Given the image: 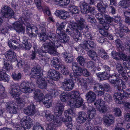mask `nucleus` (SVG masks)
I'll return each instance as SVG.
<instances>
[{"instance_id": "1", "label": "nucleus", "mask_w": 130, "mask_h": 130, "mask_svg": "<svg viewBox=\"0 0 130 130\" xmlns=\"http://www.w3.org/2000/svg\"><path fill=\"white\" fill-rule=\"evenodd\" d=\"M48 40L50 42H46L43 44L42 51H47L51 54L54 55H57L58 53L55 49V47L59 46L61 43L57 37L56 34L49 32L48 33Z\"/></svg>"}, {"instance_id": "2", "label": "nucleus", "mask_w": 130, "mask_h": 130, "mask_svg": "<svg viewBox=\"0 0 130 130\" xmlns=\"http://www.w3.org/2000/svg\"><path fill=\"white\" fill-rule=\"evenodd\" d=\"M45 116L48 121H51L53 120L52 124L55 126H61L62 124V121L64 122L67 127L70 128L72 127V118L70 116L62 118L61 116L58 115V114L55 112L54 115H53L48 110L47 111L45 112Z\"/></svg>"}, {"instance_id": "3", "label": "nucleus", "mask_w": 130, "mask_h": 130, "mask_svg": "<svg viewBox=\"0 0 130 130\" xmlns=\"http://www.w3.org/2000/svg\"><path fill=\"white\" fill-rule=\"evenodd\" d=\"M42 70L39 65L34 66L32 69L30 73L32 77L37 79V83L38 87L42 89H46L47 87L46 82L42 77L43 75Z\"/></svg>"}, {"instance_id": "4", "label": "nucleus", "mask_w": 130, "mask_h": 130, "mask_svg": "<svg viewBox=\"0 0 130 130\" xmlns=\"http://www.w3.org/2000/svg\"><path fill=\"white\" fill-rule=\"evenodd\" d=\"M43 95L39 89L37 90L34 93V99L40 103L42 102L47 108H49L52 105V99L50 96H45L44 98Z\"/></svg>"}, {"instance_id": "5", "label": "nucleus", "mask_w": 130, "mask_h": 130, "mask_svg": "<svg viewBox=\"0 0 130 130\" xmlns=\"http://www.w3.org/2000/svg\"><path fill=\"white\" fill-rule=\"evenodd\" d=\"M71 98L69 102L70 107L72 108H78L81 105L82 100L80 96V93L78 91L71 92L70 96Z\"/></svg>"}, {"instance_id": "6", "label": "nucleus", "mask_w": 130, "mask_h": 130, "mask_svg": "<svg viewBox=\"0 0 130 130\" xmlns=\"http://www.w3.org/2000/svg\"><path fill=\"white\" fill-rule=\"evenodd\" d=\"M19 23L17 22H15L12 24L11 26V28L15 29L17 32H24L25 30V28L22 26L21 24H26L29 22L30 20L27 18L21 17L19 19Z\"/></svg>"}, {"instance_id": "7", "label": "nucleus", "mask_w": 130, "mask_h": 130, "mask_svg": "<svg viewBox=\"0 0 130 130\" xmlns=\"http://www.w3.org/2000/svg\"><path fill=\"white\" fill-rule=\"evenodd\" d=\"M1 14L0 15V25L3 22V18H10L14 14V11L7 6H4L1 9Z\"/></svg>"}, {"instance_id": "8", "label": "nucleus", "mask_w": 130, "mask_h": 130, "mask_svg": "<svg viewBox=\"0 0 130 130\" xmlns=\"http://www.w3.org/2000/svg\"><path fill=\"white\" fill-rule=\"evenodd\" d=\"M53 63V66L57 70H61L62 68L63 69L61 70L62 72L64 75H68L69 74V71L66 70L64 66L60 64L61 62L60 60L58 58L55 57L52 61Z\"/></svg>"}, {"instance_id": "9", "label": "nucleus", "mask_w": 130, "mask_h": 130, "mask_svg": "<svg viewBox=\"0 0 130 130\" xmlns=\"http://www.w3.org/2000/svg\"><path fill=\"white\" fill-rule=\"evenodd\" d=\"M35 86L32 82H23L20 85L19 87L20 90L23 92L29 93L33 91Z\"/></svg>"}, {"instance_id": "10", "label": "nucleus", "mask_w": 130, "mask_h": 130, "mask_svg": "<svg viewBox=\"0 0 130 130\" xmlns=\"http://www.w3.org/2000/svg\"><path fill=\"white\" fill-rule=\"evenodd\" d=\"M66 32L67 33L73 37L76 41H79L80 40L81 34L78 29L73 24L71 28L69 29H66Z\"/></svg>"}, {"instance_id": "11", "label": "nucleus", "mask_w": 130, "mask_h": 130, "mask_svg": "<svg viewBox=\"0 0 130 130\" xmlns=\"http://www.w3.org/2000/svg\"><path fill=\"white\" fill-rule=\"evenodd\" d=\"M41 50H42V47L41 49L38 50L37 51H32L30 55V58L33 60L35 58L36 55L38 56V58L40 60L45 61L47 58L46 53L47 51H45L44 52Z\"/></svg>"}, {"instance_id": "12", "label": "nucleus", "mask_w": 130, "mask_h": 130, "mask_svg": "<svg viewBox=\"0 0 130 130\" xmlns=\"http://www.w3.org/2000/svg\"><path fill=\"white\" fill-rule=\"evenodd\" d=\"M94 105L97 107L98 110L101 113H105L108 111L105 106V102L101 99H99L94 103Z\"/></svg>"}, {"instance_id": "13", "label": "nucleus", "mask_w": 130, "mask_h": 130, "mask_svg": "<svg viewBox=\"0 0 130 130\" xmlns=\"http://www.w3.org/2000/svg\"><path fill=\"white\" fill-rule=\"evenodd\" d=\"M20 124L29 128L33 124V120L28 116H24L21 120Z\"/></svg>"}, {"instance_id": "14", "label": "nucleus", "mask_w": 130, "mask_h": 130, "mask_svg": "<svg viewBox=\"0 0 130 130\" xmlns=\"http://www.w3.org/2000/svg\"><path fill=\"white\" fill-rule=\"evenodd\" d=\"M62 87L63 89L66 91L71 90L74 86V85L69 79H65L62 83Z\"/></svg>"}, {"instance_id": "15", "label": "nucleus", "mask_w": 130, "mask_h": 130, "mask_svg": "<svg viewBox=\"0 0 130 130\" xmlns=\"http://www.w3.org/2000/svg\"><path fill=\"white\" fill-rule=\"evenodd\" d=\"M47 76L50 78L55 80L59 79L60 76L59 73L53 69H50L47 72Z\"/></svg>"}, {"instance_id": "16", "label": "nucleus", "mask_w": 130, "mask_h": 130, "mask_svg": "<svg viewBox=\"0 0 130 130\" xmlns=\"http://www.w3.org/2000/svg\"><path fill=\"white\" fill-rule=\"evenodd\" d=\"M78 17L79 18L78 19L77 18H75L76 23L73 24L79 30H82L84 28L85 21L84 19L82 18H80L79 16Z\"/></svg>"}, {"instance_id": "17", "label": "nucleus", "mask_w": 130, "mask_h": 130, "mask_svg": "<svg viewBox=\"0 0 130 130\" xmlns=\"http://www.w3.org/2000/svg\"><path fill=\"white\" fill-rule=\"evenodd\" d=\"M24 113L26 115L30 116H33L36 112L35 106L31 104L28 105L23 110Z\"/></svg>"}, {"instance_id": "18", "label": "nucleus", "mask_w": 130, "mask_h": 130, "mask_svg": "<svg viewBox=\"0 0 130 130\" xmlns=\"http://www.w3.org/2000/svg\"><path fill=\"white\" fill-rule=\"evenodd\" d=\"M115 118L111 114L104 115V122L105 125L108 127L114 123Z\"/></svg>"}, {"instance_id": "19", "label": "nucleus", "mask_w": 130, "mask_h": 130, "mask_svg": "<svg viewBox=\"0 0 130 130\" xmlns=\"http://www.w3.org/2000/svg\"><path fill=\"white\" fill-rule=\"evenodd\" d=\"M88 118V117L85 112L80 111L78 113V116L76 119V121L78 123H83L86 121Z\"/></svg>"}, {"instance_id": "20", "label": "nucleus", "mask_w": 130, "mask_h": 130, "mask_svg": "<svg viewBox=\"0 0 130 130\" xmlns=\"http://www.w3.org/2000/svg\"><path fill=\"white\" fill-rule=\"evenodd\" d=\"M64 104L61 101H58L56 103L55 108V113H57L58 115L61 116L64 110Z\"/></svg>"}, {"instance_id": "21", "label": "nucleus", "mask_w": 130, "mask_h": 130, "mask_svg": "<svg viewBox=\"0 0 130 130\" xmlns=\"http://www.w3.org/2000/svg\"><path fill=\"white\" fill-rule=\"evenodd\" d=\"M82 46L84 50H85L86 48H90V50L94 49L96 47V44L92 41L84 40Z\"/></svg>"}, {"instance_id": "22", "label": "nucleus", "mask_w": 130, "mask_h": 130, "mask_svg": "<svg viewBox=\"0 0 130 130\" xmlns=\"http://www.w3.org/2000/svg\"><path fill=\"white\" fill-rule=\"evenodd\" d=\"M5 56L7 60L10 61H15L17 59L16 54L12 50H10L7 51Z\"/></svg>"}, {"instance_id": "23", "label": "nucleus", "mask_w": 130, "mask_h": 130, "mask_svg": "<svg viewBox=\"0 0 130 130\" xmlns=\"http://www.w3.org/2000/svg\"><path fill=\"white\" fill-rule=\"evenodd\" d=\"M6 108L7 111L10 113H16L17 112V106L14 102L7 104Z\"/></svg>"}, {"instance_id": "24", "label": "nucleus", "mask_w": 130, "mask_h": 130, "mask_svg": "<svg viewBox=\"0 0 130 130\" xmlns=\"http://www.w3.org/2000/svg\"><path fill=\"white\" fill-rule=\"evenodd\" d=\"M113 97L116 102L117 103L121 104L122 102L123 98H126L127 97L126 95L122 94L121 93H114Z\"/></svg>"}, {"instance_id": "25", "label": "nucleus", "mask_w": 130, "mask_h": 130, "mask_svg": "<svg viewBox=\"0 0 130 130\" xmlns=\"http://www.w3.org/2000/svg\"><path fill=\"white\" fill-rule=\"evenodd\" d=\"M87 52V54L88 56L92 59L94 60L96 59L98 60L99 57L96 53L93 50H91L90 48H86L85 50Z\"/></svg>"}, {"instance_id": "26", "label": "nucleus", "mask_w": 130, "mask_h": 130, "mask_svg": "<svg viewBox=\"0 0 130 130\" xmlns=\"http://www.w3.org/2000/svg\"><path fill=\"white\" fill-rule=\"evenodd\" d=\"M88 102L89 103L93 102L96 98L95 94L92 91L87 93L86 95Z\"/></svg>"}, {"instance_id": "27", "label": "nucleus", "mask_w": 130, "mask_h": 130, "mask_svg": "<svg viewBox=\"0 0 130 130\" xmlns=\"http://www.w3.org/2000/svg\"><path fill=\"white\" fill-rule=\"evenodd\" d=\"M81 11L83 14L89 13V10L90 8L89 4L85 2L81 4L80 6Z\"/></svg>"}, {"instance_id": "28", "label": "nucleus", "mask_w": 130, "mask_h": 130, "mask_svg": "<svg viewBox=\"0 0 130 130\" xmlns=\"http://www.w3.org/2000/svg\"><path fill=\"white\" fill-rule=\"evenodd\" d=\"M88 110L87 113L88 114V118L91 119L95 118L96 115L95 109L91 106H89L87 108Z\"/></svg>"}, {"instance_id": "29", "label": "nucleus", "mask_w": 130, "mask_h": 130, "mask_svg": "<svg viewBox=\"0 0 130 130\" xmlns=\"http://www.w3.org/2000/svg\"><path fill=\"white\" fill-rule=\"evenodd\" d=\"M118 76V75L116 74H113L112 75H110V77L113 79L109 81L110 83L112 84L117 85L120 82L121 83L122 80L119 78Z\"/></svg>"}, {"instance_id": "30", "label": "nucleus", "mask_w": 130, "mask_h": 130, "mask_svg": "<svg viewBox=\"0 0 130 130\" xmlns=\"http://www.w3.org/2000/svg\"><path fill=\"white\" fill-rule=\"evenodd\" d=\"M40 29L41 31L40 36V40L43 41L48 40V34L46 35V29L44 27H41Z\"/></svg>"}, {"instance_id": "31", "label": "nucleus", "mask_w": 130, "mask_h": 130, "mask_svg": "<svg viewBox=\"0 0 130 130\" xmlns=\"http://www.w3.org/2000/svg\"><path fill=\"white\" fill-rule=\"evenodd\" d=\"M59 35L58 38L59 40V41L61 43H65L69 41V37L67 35L63 34L62 32L60 34H57Z\"/></svg>"}, {"instance_id": "32", "label": "nucleus", "mask_w": 130, "mask_h": 130, "mask_svg": "<svg viewBox=\"0 0 130 130\" xmlns=\"http://www.w3.org/2000/svg\"><path fill=\"white\" fill-rule=\"evenodd\" d=\"M116 68L118 72L121 76L124 75H126V70L125 69L122 67L120 63H117L116 65Z\"/></svg>"}, {"instance_id": "33", "label": "nucleus", "mask_w": 130, "mask_h": 130, "mask_svg": "<svg viewBox=\"0 0 130 130\" xmlns=\"http://www.w3.org/2000/svg\"><path fill=\"white\" fill-rule=\"evenodd\" d=\"M75 70V71L73 73H71L69 75L70 78L76 76H80L82 74V69L81 67H78L77 68H76Z\"/></svg>"}, {"instance_id": "34", "label": "nucleus", "mask_w": 130, "mask_h": 130, "mask_svg": "<svg viewBox=\"0 0 130 130\" xmlns=\"http://www.w3.org/2000/svg\"><path fill=\"white\" fill-rule=\"evenodd\" d=\"M8 44L9 46L11 48L14 50L18 47L19 44V43L16 40L13 39L10 40Z\"/></svg>"}, {"instance_id": "35", "label": "nucleus", "mask_w": 130, "mask_h": 130, "mask_svg": "<svg viewBox=\"0 0 130 130\" xmlns=\"http://www.w3.org/2000/svg\"><path fill=\"white\" fill-rule=\"evenodd\" d=\"M96 75L100 78V79L102 80L109 79L111 75L110 74H108L106 72H103L100 74L98 73Z\"/></svg>"}, {"instance_id": "36", "label": "nucleus", "mask_w": 130, "mask_h": 130, "mask_svg": "<svg viewBox=\"0 0 130 130\" xmlns=\"http://www.w3.org/2000/svg\"><path fill=\"white\" fill-rule=\"evenodd\" d=\"M9 80L8 75L7 74L5 71H0V80H3L5 82H8Z\"/></svg>"}, {"instance_id": "37", "label": "nucleus", "mask_w": 130, "mask_h": 130, "mask_svg": "<svg viewBox=\"0 0 130 130\" xmlns=\"http://www.w3.org/2000/svg\"><path fill=\"white\" fill-rule=\"evenodd\" d=\"M78 64L80 66H84L85 65V59L84 57L81 56H78L76 59Z\"/></svg>"}, {"instance_id": "38", "label": "nucleus", "mask_w": 130, "mask_h": 130, "mask_svg": "<svg viewBox=\"0 0 130 130\" xmlns=\"http://www.w3.org/2000/svg\"><path fill=\"white\" fill-rule=\"evenodd\" d=\"M53 1L58 4H60L61 6L68 5L70 2V0H53Z\"/></svg>"}, {"instance_id": "39", "label": "nucleus", "mask_w": 130, "mask_h": 130, "mask_svg": "<svg viewBox=\"0 0 130 130\" xmlns=\"http://www.w3.org/2000/svg\"><path fill=\"white\" fill-rule=\"evenodd\" d=\"M23 44L25 46V49L27 50H29L31 47V45L30 43H28V40L24 38L22 41Z\"/></svg>"}, {"instance_id": "40", "label": "nucleus", "mask_w": 130, "mask_h": 130, "mask_svg": "<svg viewBox=\"0 0 130 130\" xmlns=\"http://www.w3.org/2000/svg\"><path fill=\"white\" fill-rule=\"evenodd\" d=\"M66 24L65 22L61 23L58 27L56 30V32L57 34H60L62 32L61 30L63 29L64 28Z\"/></svg>"}, {"instance_id": "41", "label": "nucleus", "mask_w": 130, "mask_h": 130, "mask_svg": "<svg viewBox=\"0 0 130 130\" xmlns=\"http://www.w3.org/2000/svg\"><path fill=\"white\" fill-rule=\"evenodd\" d=\"M64 57L65 60L67 62H71L73 60V57L70 54L65 55Z\"/></svg>"}, {"instance_id": "42", "label": "nucleus", "mask_w": 130, "mask_h": 130, "mask_svg": "<svg viewBox=\"0 0 130 130\" xmlns=\"http://www.w3.org/2000/svg\"><path fill=\"white\" fill-rule=\"evenodd\" d=\"M21 76L22 75L20 73H19L17 74L14 73L12 74V77L14 80L18 81L20 79H21Z\"/></svg>"}, {"instance_id": "43", "label": "nucleus", "mask_w": 130, "mask_h": 130, "mask_svg": "<svg viewBox=\"0 0 130 130\" xmlns=\"http://www.w3.org/2000/svg\"><path fill=\"white\" fill-rule=\"evenodd\" d=\"M98 11L101 12V13H104L106 11V8L103 6L102 5L100 4H98L97 5Z\"/></svg>"}, {"instance_id": "44", "label": "nucleus", "mask_w": 130, "mask_h": 130, "mask_svg": "<svg viewBox=\"0 0 130 130\" xmlns=\"http://www.w3.org/2000/svg\"><path fill=\"white\" fill-rule=\"evenodd\" d=\"M17 90L16 89H11L9 93L13 97H18L19 95L18 93L17 92Z\"/></svg>"}, {"instance_id": "45", "label": "nucleus", "mask_w": 130, "mask_h": 130, "mask_svg": "<svg viewBox=\"0 0 130 130\" xmlns=\"http://www.w3.org/2000/svg\"><path fill=\"white\" fill-rule=\"evenodd\" d=\"M60 99L62 102L66 101L68 99V95L65 93H63L60 96Z\"/></svg>"}, {"instance_id": "46", "label": "nucleus", "mask_w": 130, "mask_h": 130, "mask_svg": "<svg viewBox=\"0 0 130 130\" xmlns=\"http://www.w3.org/2000/svg\"><path fill=\"white\" fill-rule=\"evenodd\" d=\"M113 21L117 24H121L123 22V21L119 17L114 16L113 17Z\"/></svg>"}, {"instance_id": "47", "label": "nucleus", "mask_w": 130, "mask_h": 130, "mask_svg": "<svg viewBox=\"0 0 130 130\" xmlns=\"http://www.w3.org/2000/svg\"><path fill=\"white\" fill-rule=\"evenodd\" d=\"M106 72L108 74H110V73L113 71V67H109L107 65H105L103 66Z\"/></svg>"}, {"instance_id": "48", "label": "nucleus", "mask_w": 130, "mask_h": 130, "mask_svg": "<svg viewBox=\"0 0 130 130\" xmlns=\"http://www.w3.org/2000/svg\"><path fill=\"white\" fill-rule=\"evenodd\" d=\"M102 90L103 89L105 91H108L110 89V87L109 84L108 83H106L103 85H102Z\"/></svg>"}, {"instance_id": "49", "label": "nucleus", "mask_w": 130, "mask_h": 130, "mask_svg": "<svg viewBox=\"0 0 130 130\" xmlns=\"http://www.w3.org/2000/svg\"><path fill=\"white\" fill-rule=\"evenodd\" d=\"M111 54L112 57L116 60H117L120 59L119 57V53H118L116 51H113L111 53Z\"/></svg>"}, {"instance_id": "50", "label": "nucleus", "mask_w": 130, "mask_h": 130, "mask_svg": "<svg viewBox=\"0 0 130 130\" xmlns=\"http://www.w3.org/2000/svg\"><path fill=\"white\" fill-rule=\"evenodd\" d=\"M35 3L38 9L40 11H42L43 8L41 6L40 0H34Z\"/></svg>"}, {"instance_id": "51", "label": "nucleus", "mask_w": 130, "mask_h": 130, "mask_svg": "<svg viewBox=\"0 0 130 130\" xmlns=\"http://www.w3.org/2000/svg\"><path fill=\"white\" fill-rule=\"evenodd\" d=\"M119 57L120 59L125 61L128 60L129 59V56H127L126 55L122 53H119Z\"/></svg>"}, {"instance_id": "52", "label": "nucleus", "mask_w": 130, "mask_h": 130, "mask_svg": "<svg viewBox=\"0 0 130 130\" xmlns=\"http://www.w3.org/2000/svg\"><path fill=\"white\" fill-rule=\"evenodd\" d=\"M4 64L5 69L7 71L10 70L12 69L11 65L8 63L7 62L5 61Z\"/></svg>"}, {"instance_id": "53", "label": "nucleus", "mask_w": 130, "mask_h": 130, "mask_svg": "<svg viewBox=\"0 0 130 130\" xmlns=\"http://www.w3.org/2000/svg\"><path fill=\"white\" fill-rule=\"evenodd\" d=\"M119 4L123 7L126 8L128 7V4L127 2L125 0H122L120 2Z\"/></svg>"}, {"instance_id": "54", "label": "nucleus", "mask_w": 130, "mask_h": 130, "mask_svg": "<svg viewBox=\"0 0 130 130\" xmlns=\"http://www.w3.org/2000/svg\"><path fill=\"white\" fill-rule=\"evenodd\" d=\"M71 9L72 10V12L73 14H75L79 13V10L77 7L73 6L71 8Z\"/></svg>"}, {"instance_id": "55", "label": "nucleus", "mask_w": 130, "mask_h": 130, "mask_svg": "<svg viewBox=\"0 0 130 130\" xmlns=\"http://www.w3.org/2000/svg\"><path fill=\"white\" fill-rule=\"evenodd\" d=\"M33 130H44V128L40 125L39 123H38L34 126Z\"/></svg>"}, {"instance_id": "56", "label": "nucleus", "mask_w": 130, "mask_h": 130, "mask_svg": "<svg viewBox=\"0 0 130 130\" xmlns=\"http://www.w3.org/2000/svg\"><path fill=\"white\" fill-rule=\"evenodd\" d=\"M120 26V28L121 30H124V31L127 32H129V30L127 27H126L123 25L122 24H119Z\"/></svg>"}, {"instance_id": "57", "label": "nucleus", "mask_w": 130, "mask_h": 130, "mask_svg": "<svg viewBox=\"0 0 130 130\" xmlns=\"http://www.w3.org/2000/svg\"><path fill=\"white\" fill-rule=\"evenodd\" d=\"M102 85L98 83H96L94 84L93 88L94 90H102Z\"/></svg>"}, {"instance_id": "58", "label": "nucleus", "mask_w": 130, "mask_h": 130, "mask_svg": "<svg viewBox=\"0 0 130 130\" xmlns=\"http://www.w3.org/2000/svg\"><path fill=\"white\" fill-rule=\"evenodd\" d=\"M65 12L64 10H57L55 12V14L57 16H59L60 18L62 16V15H63Z\"/></svg>"}, {"instance_id": "59", "label": "nucleus", "mask_w": 130, "mask_h": 130, "mask_svg": "<svg viewBox=\"0 0 130 130\" xmlns=\"http://www.w3.org/2000/svg\"><path fill=\"white\" fill-rule=\"evenodd\" d=\"M105 18L106 21L109 24L111 23L113 21V18H112L107 15H105Z\"/></svg>"}, {"instance_id": "60", "label": "nucleus", "mask_w": 130, "mask_h": 130, "mask_svg": "<svg viewBox=\"0 0 130 130\" xmlns=\"http://www.w3.org/2000/svg\"><path fill=\"white\" fill-rule=\"evenodd\" d=\"M4 89L2 85V86L0 87V96L4 97L5 95V94L4 93Z\"/></svg>"}, {"instance_id": "61", "label": "nucleus", "mask_w": 130, "mask_h": 130, "mask_svg": "<svg viewBox=\"0 0 130 130\" xmlns=\"http://www.w3.org/2000/svg\"><path fill=\"white\" fill-rule=\"evenodd\" d=\"M115 115L116 116H119L121 115V111L120 109L118 108H116L114 109Z\"/></svg>"}, {"instance_id": "62", "label": "nucleus", "mask_w": 130, "mask_h": 130, "mask_svg": "<svg viewBox=\"0 0 130 130\" xmlns=\"http://www.w3.org/2000/svg\"><path fill=\"white\" fill-rule=\"evenodd\" d=\"M82 73L85 76H88L90 75L89 72L88 71L87 69H82Z\"/></svg>"}, {"instance_id": "63", "label": "nucleus", "mask_w": 130, "mask_h": 130, "mask_svg": "<svg viewBox=\"0 0 130 130\" xmlns=\"http://www.w3.org/2000/svg\"><path fill=\"white\" fill-rule=\"evenodd\" d=\"M21 126H19V125H17L15 126V127L17 128V130H26V129H28L26 128L25 126L21 124Z\"/></svg>"}, {"instance_id": "64", "label": "nucleus", "mask_w": 130, "mask_h": 130, "mask_svg": "<svg viewBox=\"0 0 130 130\" xmlns=\"http://www.w3.org/2000/svg\"><path fill=\"white\" fill-rule=\"evenodd\" d=\"M87 66L88 68H92L94 67V63L92 61H90L87 64Z\"/></svg>"}]
</instances>
